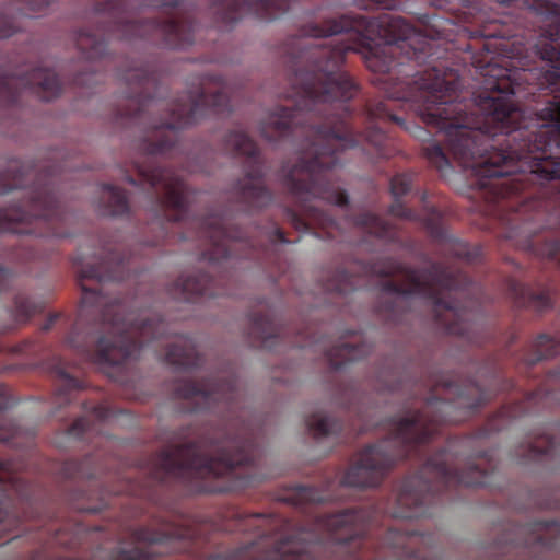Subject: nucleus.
Instances as JSON below:
<instances>
[{
  "label": "nucleus",
  "instance_id": "nucleus-29",
  "mask_svg": "<svg viewBox=\"0 0 560 560\" xmlns=\"http://www.w3.org/2000/svg\"><path fill=\"white\" fill-rule=\"evenodd\" d=\"M90 460H67L61 467V472L67 479H92L95 475L86 469V465Z\"/></svg>",
  "mask_w": 560,
  "mask_h": 560
},
{
  "label": "nucleus",
  "instance_id": "nucleus-45",
  "mask_svg": "<svg viewBox=\"0 0 560 560\" xmlns=\"http://www.w3.org/2000/svg\"><path fill=\"white\" fill-rule=\"evenodd\" d=\"M504 415H506V411H505L504 409H502V410H500V411H499V417H502V416H504Z\"/></svg>",
  "mask_w": 560,
  "mask_h": 560
},
{
  "label": "nucleus",
  "instance_id": "nucleus-32",
  "mask_svg": "<svg viewBox=\"0 0 560 560\" xmlns=\"http://www.w3.org/2000/svg\"><path fill=\"white\" fill-rule=\"evenodd\" d=\"M8 495L5 494V483L0 480V500L5 499ZM11 526V515L10 513L0 508V533L4 532L5 529L10 528Z\"/></svg>",
  "mask_w": 560,
  "mask_h": 560
},
{
  "label": "nucleus",
  "instance_id": "nucleus-10",
  "mask_svg": "<svg viewBox=\"0 0 560 560\" xmlns=\"http://www.w3.org/2000/svg\"><path fill=\"white\" fill-rule=\"evenodd\" d=\"M223 150L228 154L243 158L246 176L234 185V195L246 212L267 207L272 200L269 189L264 186L262 159L257 144L243 131H231L223 139Z\"/></svg>",
  "mask_w": 560,
  "mask_h": 560
},
{
  "label": "nucleus",
  "instance_id": "nucleus-28",
  "mask_svg": "<svg viewBox=\"0 0 560 560\" xmlns=\"http://www.w3.org/2000/svg\"><path fill=\"white\" fill-rule=\"evenodd\" d=\"M10 401L8 387L0 384V442H11L16 436V424L4 416V409L10 407Z\"/></svg>",
  "mask_w": 560,
  "mask_h": 560
},
{
  "label": "nucleus",
  "instance_id": "nucleus-43",
  "mask_svg": "<svg viewBox=\"0 0 560 560\" xmlns=\"http://www.w3.org/2000/svg\"><path fill=\"white\" fill-rule=\"evenodd\" d=\"M13 352H19V353L25 352V346H16V348L13 349Z\"/></svg>",
  "mask_w": 560,
  "mask_h": 560
},
{
  "label": "nucleus",
  "instance_id": "nucleus-20",
  "mask_svg": "<svg viewBox=\"0 0 560 560\" xmlns=\"http://www.w3.org/2000/svg\"><path fill=\"white\" fill-rule=\"evenodd\" d=\"M110 418V409L104 404H96L86 409V416L79 417L68 428V434L74 439H84L95 430V424H104Z\"/></svg>",
  "mask_w": 560,
  "mask_h": 560
},
{
  "label": "nucleus",
  "instance_id": "nucleus-1",
  "mask_svg": "<svg viewBox=\"0 0 560 560\" xmlns=\"http://www.w3.org/2000/svg\"><path fill=\"white\" fill-rule=\"evenodd\" d=\"M232 110L229 94H180L171 103L159 100L156 94H125L122 106L116 110V122L125 120L145 125L147 136L140 142V160L133 161V176L126 171V183L140 187L149 201L152 222L150 231L159 235L147 241L156 247L168 237L170 228L184 224L192 233L180 234V240L197 238L203 242V259L211 267L235 259L258 261L261 266L279 268L278 244H290L284 232L271 222L256 226L247 235L225 214H210L189 219V202L194 192L184 179L170 167L162 166L158 158L177 151L178 130L198 122L209 114L223 115Z\"/></svg>",
  "mask_w": 560,
  "mask_h": 560
},
{
  "label": "nucleus",
  "instance_id": "nucleus-26",
  "mask_svg": "<svg viewBox=\"0 0 560 560\" xmlns=\"http://www.w3.org/2000/svg\"><path fill=\"white\" fill-rule=\"evenodd\" d=\"M558 353V341L545 334L533 341V352L524 358L527 365L533 366L544 359L551 358Z\"/></svg>",
  "mask_w": 560,
  "mask_h": 560
},
{
  "label": "nucleus",
  "instance_id": "nucleus-40",
  "mask_svg": "<svg viewBox=\"0 0 560 560\" xmlns=\"http://www.w3.org/2000/svg\"><path fill=\"white\" fill-rule=\"evenodd\" d=\"M399 388H400V385L398 383L386 384L383 386V389L388 390V392H397V390H399Z\"/></svg>",
  "mask_w": 560,
  "mask_h": 560
},
{
  "label": "nucleus",
  "instance_id": "nucleus-17",
  "mask_svg": "<svg viewBox=\"0 0 560 560\" xmlns=\"http://www.w3.org/2000/svg\"><path fill=\"white\" fill-rule=\"evenodd\" d=\"M44 368L55 377V404L63 407L74 399V395L83 389V381L68 372V363L60 357H52L44 363Z\"/></svg>",
  "mask_w": 560,
  "mask_h": 560
},
{
  "label": "nucleus",
  "instance_id": "nucleus-15",
  "mask_svg": "<svg viewBox=\"0 0 560 560\" xmlns=\"http://www.w3.org/2000/svg\"><path fill=\"white\" fill-rule=\"evenodd\" d=\"M218 280L208 272L196 271L187 277L177 279L171 287V295L176 300L196 302L200 298H217L229 294L228 291L215 287Z\"/></svg>",
  "mask_w": 560,
  "mask_h": 560
},
{
  "label": "nucleus",
  "instance_id": "nucleus-13",
  "mask_svg": "<svg viewBox=\"0 0 560 560\" xmlns=\"http://www.w3.org/2000/svg\"><path fill=\"white\" fill-rule=\"evenodd\" d=\"M178 537H180L179 534L170 529L137 528L133 532L137 546L130 550H118L114 553L113 560H151L161 557L168 550V544Z\"/></svg>",
  "mask_w": 560,
  "mask_h": 560
},
{
  "label": "nucleus",
  "instance_id": "nucleus-5",
  "mask_svg": "<svg viewBox=\"0 0 560 560\" xmlns=\"http://www.w3.org/2000/svg\"><path fill=\"white\" fill-rule=\"evenodd\" d=\"M363 272L381 277V308L392 322L402 319L404 310L416 300L432 305L433 317L445 334L456 336L468 345L481 346L485 338L476 313L458 300L469 292V278L439 261L417 269L395 259L381 266L363 267Z\"/></svg>",
  "mask_w": 560,
  "mask_h": 560
},
{
  "label": "nucleus",
  "instance_id": "nucleus-14",
  "mask_svg": "<svg viewBox=\"0 0 560 560\" xmlns=\"http://www.w3.org/2000/svg\"><path fill=\"white\" fill-rule=\"evenodd\" d=\"M460 23L475 26V28H460V33L469 38L504 37L500 23L488 18L480 7V0H460Z\"/></svg>",
  "mask_w": 560,
  "mask_h": 560
},
{
  "label": "nucleus",
  "instance_id": "nucleus-8",
  "mask_svg": "<svg viewBox=\"0 0 560 560\" xmlns=\"http://www.w3.org/2000/svg\"><path fill=\"white\" fill-rule=\"evenodd\" d=\"M249 337L256 347L269 351H275L281 343L301 349L314 348L323 352L334 370H340L349 362L359 361L372 351V346L361 342L358 335L350 336V339H339L335 345H328L324 338L289 339L285 337V328L275 322L272 312L266 305H262L259 312L249 315Z\"/></svg>",
  "mask_w": 560,
  "mask_h": 560
},
{
  "label": "nucleus",
  "instance_id": "nucleus-12",
  "mask_svg": "<svg viewBox=\"0 0 560 560\" xmlns=\"http://www.w3.org/2000/svg\"><path fill=\"white\" fill-rule=\"evenodd\" d=\"M30 93L43 101H51L60 93V81L51 69L36 67L27 72L0 74V107H13L21 96Z\"/></svg>",
  "mask_w": 560,
  "mask_h": 560
},
{
  "label": "nucleus",
  "instance_id": "nucleus-27",
  "mask_svg": "<svg viewBox=\"0 0 560 560\" xmlns=\"http://www.w3.org/2000/svg\"><path fill=\"white\" fill-rule=\"evenodd\" d=\"M334 499H336V497L332 494L311 486H299L298 489L293 491L292 495L293 504L298 506L320 504Z\"/></svg>",
  "mask_w": 560,
  "mask_h": 560
},
{
  "label": "nucleus",
  "instance_id": "nucleus-9",
  "mask_svg": "<svg viewBox=\"0 0 560 560\" xmlns=\"http://www.w3.org/2000/svg\"><path fill=\"white\" fill-rule=\"evenodd\" d=\"M415 174L405 172L394 175L390 178V195L393 205L389 207V214L404 221L417 222L425 228L427 233L432 237L433 243L441 247L442 254L467 262H475L479 259L480 249L470 248L457 238L448 235L442 224V213L439 209L427 203V194L421 192V211L418 212L402 203L400 198L412 190Z\"/></svg>",
  "mask_w": 560,
  "mask_h": 560
},
{
  "label": "nucleus",
  "instance_id": "nucleus-21",
  "mask_svg": "<svg viewBox=\"0 0 560 560\" xmlns=\"http://www.w3.org/2000/svg\"><path fill=\"white\" fill-rule=\"evenodd\" d=\"M101 214L109 217H122L129 214V201L126 192L112 185L104 184L101 188Z\"/></svg>",
  "mask_w": 560,
  "mask_h": 560
},
{
  "label": "nucleus",
  "instance_id": "nucleus-38",
  "mask_svg": "<svg viewBox=\"0 0 560 560\" xmlns=\"http://www.w3.org/2000/svg\"><path fill=\"white\" fill-rule=\"evenodd\" d=\"M503 428V424L498 422L495 419L488 421V430L499 432Z\"/></svg>",
  "mask_w": 560,
  "mask_h": 560
},
{
  "label": "nucleus",
  "instance_id": "nucleus-2",
  "mask_svg": "<svg viewBox=\"0 0 560 560\" xmlns=\"http://www.w3.org/2000/svg\"><path fill=\"white\" fill-rule=\"evenodd\" d=\"M129 269V256L114 250L97 264L80 266L82 304L67 338L68 347L84 361L118 372L166 331V323L160 316H126L122 301L104 293L106 282L126 281Z\"/></svg>",
  "mask_w": 560,
  "mask_h": 560
},
{
  "label": "nucleus",
  "instance_id": "nucleus-36",
  "mask_svg": "<svg viewBox=\"0 0 560 560\" xmlns=\"http://www.w3.org/2000/svg\"><path fill=\"white\" fill-rule=\"evenodd\" d=\"M331 5L345 8L349 5H361L357 0H335L331 2Z\"/></svg>",
  "mask_w": 560,
  "mask_h": 560
},
{
  "label": "nucleus",
  "instance_id": "nucleus-23",
  "mask_svg": "<svg viewBox=\"0 0 560 560\" xmlns=\"http://www.w3.org/2000/svg\"><path fill=\"white\" fill-rule=\"evenodd\" d=\"M559 443L547 432L534 436L527 443V458L529 459L556 458L559 456Z\"/></svg>",
  "mask_w": 560,
  "mask_h": 560
},
{
  "label": "nucleus",
  "instance_id": "nucleus-30",
  "mask_svg": "<svg viewBox=\"0 0 560 560\" xmlns=\"http://www.w3.org/2000/svg\"><path fill=\"white\" fill-rule=\"evenodd\" d=\"M20 31L21 26L16 16L9 15L7 9L0 12V39L9 38Z\"/></svg>",
  "mask_w": 560,
  "mask_h": 560
},
{
  "label": "nucleus",
  "instance_id": "nucleus-24",
  "mask_svg": "<svg viewBox=\"0 0 560 560\" xmlns=\"http://www.w3.org/2000/svg\"><path fill=\"white\" fill-rule=\"evenodd\" d=\"M305 425H307L308 432L313 433L316 439L335 436L342 431V423L323 412H315L308 416L307 420H305Z\"/></svg>",
  "mask_w": 560,
  "mask_h": 560
},
{
  "label": "nucleus",
  "instance_id": "nucleus-42",
  "mask_svg": "<svg viewBox=\"0 0 560 560\" xmlns=\"http://www.w3.org/2000/svg\"><path fill=\"white\" fill-rule=\"evenodd\" d=\"M538 544L546 547H552V544L546 542L542 536H538Z\"/></svg>",
  "mask_w": 560,
  "mask_h": 560
},
{
  "label": "nucleus",
  "instance_id": "nucleus-19",
  "mask_svg": "<svg viewBox=\"0 0 560 560\" xmlns=\"http://www.w3.org/2000/svg\"><path fill=\"white\" fill-rule=\"evenodd\" d=\"M353 225L386 244L402 245L399 228L370 211L354 215Z\"/></svg>",
  "mask_w": 560,
  "mask_h": 560
},
{
  "label": "nucleus",
  "instance_id": "nucleus-25",
  "mask_svg": "<svg viewBox=\"0 0 560 560\" xmlns=\"http://www.w3.org/2000/svg\"><path fill=\"white\" fill-rule=\"evenodd\" d=\"M44 310V304L31 299L26 294L16 293L13 299L12 316L19 324L27 323L34 315Z\"/></svg>",
  "mask_w": 560,
  "mask_h": 560
},
{
  "label": "nucleus",
  "instance_id": "nucleus-11",
  "mask_svg": "<svg viewBox=\"0 0 560 560\" xmlns=\"http://www.w3.org/2000/svg\"><path fill=\"white\" fill-rule=\"evenodd\" d=\"M174 396L184 401L188 411L201 412L219 408L233 409L238 390L235 375L228 373L199 382L182 380L174 386Z\"/></svg>",
  "mask_w": 560,
  "mask_h": 560
},
{
  "label": "nucleus",
  "instance_id": "nucleus-4",
  "mask_svg": "<svg viewBox=\"0 0 560 560\" xmlns=\"http://www.w3.org/2000/svg\"><path fill=\"white\" fill-rule=\"evenodd\" d=\"M194 435L190 427L174 434V442L150 457L140 490L131 493L150 498L149 488L172 481L191 486L201 493H223L233 487L257 481L254 468L260 456L254 431L245 423L231 424L212 436Z\"/></svg>",
  "mask_w": 560,
  "mask_h": 560
},
{
  "label": "nucleus",
  "instance_id": "nucleus-18",
  "mask_svg": "<svg viewBox=\"0 0 560 560\" xmlns=\"http://www.w3.org/2000/svg\"><path fill=\"white\" fill-rule=\"evenodd\" d=\"M165 363L183 371L194 370L202 365V357L197 353L192 339L178 336L173 342L165 345Z\"/></svg>",
  "mask_w": 560,
  "mask_h": 560
},
{
  "label": "nucleus",
  "instance_id": "nucleus-39",
  "mask_svg": "<svg viewBox=\"0 0 560 560\" xmlns=\"http://www.w3.org/2000/svg\"><path fill=\"white\" fill-rule=\"evenodd\" d=\"M27 253L24 254L25 259L33 260L37 259V254L34 252V245H25Z\"/></svg>",
  "mask_w": 560,
  "mask_h": 560
},
{
  "label": "nucleus",
  "instance_id": "nucleus-41",
  "mask_svg": "<svg viewBox=\"0 0 560 560\" xmlns=\"http://www.w3.org/2000/svg\"><path fill=\"white\" fill-rule=\"evenodd\" d=\"M0 469L9 472L11 471L10 465L4 460H0Z\"/></svg>",
  "mask_w": 560,
  "mask_h": 560
},
{
  "label": "nucleus",
  "instance_id": "nucleus-7",
  "mask_svg": "<svg viewBox=\"0 0 560 560\" xmlns=\"http://www.w3.org/2000/svg\"><path fill=\"white\" fill-rule=\"evenodd\" d=\"M452 443L446 448L427 458L420 472L402 480L394 518L412 520L431 514L430 506L443 493L460 487H487L491 482L492 470L480 467L478 460L489 464L491 455L488 451L469 458L463 468L458 467V456L452 452Z\"/></svg>",
  "mask_w": 560,
  "mask_h": 560
},
{
  "label": "nucleus",
  "instance_id": "nucleus-31",
  "mask_svg": "<svg viewBox=\"0 0 560 560\" xmlns=\"http://www.w3.org/2000/svg\"><path fill=\"white\" fill-rule=\"evenodd\" d=\"M52 0H24V7L20 8V15L35 18L44 13Z\"/></svg>",
  "mask_w": 560,
  "mask_h": 560
},
{
  "label": "nucleus",
  "instance_id": "nucleus-37",
  "mask_svg": "<svg viewBox=\"0 0 560 560\" xmlns=\"http://www.w3.org/2000/svg\"><path fill=\"white\" fill-rule=\"evenodd\" d=\"M508 46H509V44H506V43H500L495 47H492L491 44H485L483 49L487 50V52H494L495 50H506Z\"/></svg>",
  "mask_w": 560,
  "mask_h": 560
},
{
  "label": "nucleus",
  "instance_id": "nucleus-22",
  "mask_svg": "<svg viewBox=\"0 0 560 560\" xmlns=\"http://www.w3.org/2000/svg\"><path fill=\"white\" fill-rule=\"evenodd\" d=\"M361 287V281L358 276H352L347 269H336L334 272L328 273L323 283V290L338 295H346Z\"/></svg>",
  "mask_w": 560,
  "mask_h": 560
},
{
  "label": "nucleus",
  "instance_id": "nucleus-6",
  "mask_svg": "<svg viewBox=\"0 0 560 560\" xmlns=\"http://www.w3.org/2000/svg\"><path fill=\"white\" fill-rule=\"evenodd\" d=\"M62 168L58 165L44 167L42 171L25 167L18 160L0 173V195L23 189L22 200L0 209V235H35L37 237L65 238L68 214L59 203L57 180Z\"/></svg>",
  "mask_w": 560,
  "mask_h": 560
},
{
  "label": "nucleus",
  "instance_id": "nucleus-33",
  "mask_svg": "<svg viewBox=\"0 0 560 560\" xmlns=\"http://www.w3.org/2000/svg\"><path fill=\"white\" fill-rule=\"evenodd\" d=\"M14 282V273L0 267V293L7 291Z\"/></svg>",
  "mask_w": 560,
  "mask_h": 560
},
{
  "label": "nucleus",
  "instance_id": "nucleus-44",
  "mask_svg": "<svg viewBox=\"0 0 560 560\" xmlns=\"http://www.w3.org/2000/svg\"><path fill=\"white\" fill-rule=\"evenodd\" d=\"M493 383H494V377H493V376H491L490 382H488V386H490V387H491V385H492Z\"/></svg>",
  "mask_w": 560,
  "mask_h": 560
},
{
  "label": "nucleus",
  "instance_id": "nucleus-34",
  "mask_svg": "<svg viewBox=\"0 0 560 560\" xmlns=\"http://www.w3.org/2000/svg\"><path fill=\"white\" fill-rule=\"evenodd\" d=\"M65 315L62 313H55L49 315L48 320L44 322L43 327H40V330L48 331L52 329L54 325L60 319H63Z\"/></svg>",
  "mask_w": 560,
  "mask_h": 560
},
{
  "label": "nucleus",
  "instance_id": "nucleus-3",
  "mask_svg": "<svg viewBox=\"0 0 560 560\" xmlns=\"http://www.w3.org/2000/svg\"><path fill=\"white\" fill-rule=\"evenodd\" d=\"M421 386L425 387L421 407L390 418L389 435L360 451L341 477V487L378 486L395 462L421 457L443 424L465 421L492 398L491 388H485L477 376L453 380L446 374H433Z\"/></svg>",
  "mask_w": 560,
  "mask_h": 560
},
{
  "label": "nucleus",
  "instance_id": "nucleus-35",
  "mask_svg": "<svg viewBox=\"0 0 560 560\" xmlns=\"http://www.w3.org/2000/svg\"><path fill=\"white\" fill-rule=\"evenodd\" d=\"M52 533L51 541L63 547H69V541L62 538V530L60 528H49Z\"/></svg>",
  "mask_w": 560,
  "mask_h": 560
},
{
  "label": "nucleus",
  "instance_id": "nucleus-16",
  "mask_svg": "<svg viewBox=\"0 0 560 560\" xmlns=\"http://www.w3.org/2000/svg\"><path fill=\"white\" fill-rule=\"evenodd\" d=\"M508 294L518 308H526L537 313L546 312L552 303L550 302L549 284L528 287L514 279L508 280Z\"/></svg>",
  "mask_w": 560,
  "mask_h": 560
}]
</instances>
